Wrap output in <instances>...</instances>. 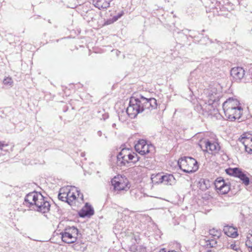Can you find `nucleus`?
Wrapping results in <instances>:
<instances>
[{
	"instance_id": "nucleus-1",
	"label": "nucleus",
	"mask_w": 252,
	"mask_h": 252,
	"mask_svg": "<svg viewBox=\"0 0 252 252\" xmlns=\"http://www.w3.org/2000/svg\"><path fill=\"white\" fill-rule=\"evenodd\" d=\"M157 100L154 98H147L140 95L139 98L131 97L126 112L131 118H134L138 114L147 109L151 110L157 108Z\"/></svg>"
},
{
	"instance_id": "nucleus-2",
	"label": "nucleus",
	"mask_w": 252,
	"mask_h": 252,
	"mask_svg": "<svg viewBox=\"0 0 252 252\" xmlns=\"http://www.w3.org/2000/svg\"><path fill=\"white\" fill-rule=\"evenodd\" d=\"M25 202L29 207L34 206L37 211L42 213L50 210V204L40 192L34 191L28 193L25 198Z\"/></svg>"
},
{
	"instance_id": "nucleus-3",
	"label": "nucleus",
	"mask_w": 252,
	"mask_h": 252,
	"mask_svg": "<svg viewBox=\"0 0 252 252\" xmlns=\"http://www.w3.org/2000/svg\"><path fill=\"white\" fill-rule=\"evenodd\" d=\"M117 164L122 166L130 162L135 163L139 159L137 154L128 148H123L117 155Z\"/></svg>"
},
{
	"instance_id": "nucleus-4",
	"label": "nucleus",
	"mask_w": 252,
	"mask_h": 252,
	"mask_svg": "<svg viewBox=\"0 0 252 252\" xmlns=\"http://www.w3.org/2000/svg\"><path fill=\"white\" fill-rule=\"evenodd\" d=\"M178 164L184 172L192 173L198 169L197 161L190 157L181 158L179 159Z\"/></svg>"
},
{
	"instance_id": "nucleus-5",
	"label": "nucleus",
	"mask_w": 252,
	"mask_h": 252,
	"mask_svg": "<svg viewBox=\"0 0 252 252\" xmlns=\"http://www.w3.org/2000/svg\"><path fill=\"white\" fill-rule=\"evenodd\" d=\"M62 241L67 244H72L76 242L78 235V229L74 226L66 227L61 232Z\"/></svg>"
},
{
	"instance_id": "nucleus-6",
	"label": "nucleus",
	"mask_w": 252,
	"mask_h": 252,
	"mask_svg": "<svg viewBox=\"0 0 252 252\" xmlns=\"http://www.w3.org/2000/svg\"><path fill=\"white\" fill-rule=\"evenodd\" d=\"M209 234L213 239H209L207 237L201 240L200 242L202 245L207 248H215L217 246L216 238H219L220 236V232L215 229H210Z\"/></svg>"
},
{
	"instance_id": "nucleus-7",
	"label": "nucleus",
	"mask_w": 252,
	"mask_h": 252,
	"mask_svg": "<svg viewBox=\"0 0 252 252\" xmlns=\"http://www.w3.org/2000/svg\"><path fill=\"white\" fill-rule=\"evenodd\" d=\"M200 146L202 148V145L204 144L205 149H203V151L209 152L210 151L212 153H217L220 149V147L215 138H211L210 139H205L200 141Z\"/></svg>"
},
{
	"instance_id": "nucleus-8",
	"label": "nucleus",
	"mask_w": 252,
	"mask_h": 252,
	"mask_svg": "<svg viewBox=\"0 0 252 252\" xmlns=\"http://www.w3.org/2000/svg\"><path fill=\"white\" fill-rule=\"evenodd\" d=\"M111 183L115 190H126L129 188L127 179L122 176L115 177L112 180Z\"/></svg>"
},
{
	"instance_id": "nucleus-9",
	"label": "nucleus",
	"mask_w": 252,
	"mask_h": 252,
	"mask_svg": "<svg viewBox=\"0 0 252 252\" xmlns=\"http://www.w3.org/2000/svg\"><path fill=\"white\" fill-rule=\"evenodd\" d=\"M135 149L137 153L144 155L152 152L154 150V147L151 144H148L145 140L141 139L135 144Z\"/></svg>"
},
{
	"instance_id": "nucleus-10",
	"label": "nucleus",
	"mask_w": 252,
	"mask_h": 252,
	"mask_svg": "<svg viewBox=\"0 0 252 252\" xmlns=\"http://www.w3.org/2000/svg\"><path fill=\"white\" fill-rule=\"evenodd\" d=\"M239 141L244 145L246 151L252 154V134L249 133H244L239 138Z\"/></svg>"
},
{
	"instance_id": "nucleus-11",
	"label": "nucleus",
	"mask_w": 252,
	"mask_h": 252,
	"mask_svg": "<svg viewBox=\"0 0 252 252\" xmlns=\"http://www.w3.org/2000/svg\"><path fill=\"white\" fill-rule=\"evenodd\" d=\"M224 111V115L227 120L230 121H234L239 120L242 114L243 109L242 107L230 109V111Z\"/></svg>"
},
{
	"instance_id": "nucleus-12",
	"label": "nucleus",
	"mask_w": 252,
	"mask_h": 252,
	"mask_svg": "<svg viewBox=\"0 0 252 252\" xmlns=\"http://www.w3.org/2000/svg\"><path fill=\"white\" fill-rule=\"evenodd\" d=\"M223 110L224 111H230V109L241 107L239 101L233 98H229L227 99L222 105Z\"/></svg>"
},
{
	"instance_id": "nucleus-13",
	"label": "nucleus",
	"mask_w": 252,
	"mask_h": 252,
	"mask_svg": "<svg viewBox=\"0 0 252 252\" xmlns=\"http://www.w3.org/2000/svg\"><path fill=\"white\" fill-rule=\"evenodd\" d=\"M231 76L236 81L241 80L245 75V70L241 67H233L230 71Z\"/></svg>"
},
{
	"instance_id": "nucleus-14",
	"label": "nucleus",
	"mask_w": 252,
	"mask_h": 252,
	"mask_svg": "<svg viewBox=\"0 0 252 252\" xmlns=\"http://www.w3.org/2000/svg\"><path fill=\"white\" fill-rule=\"evenodd\" d=\"M112 0H91L92 4L99 10L107 9Z\"/></svg>"
},
{
	"instance_id": "nucleus-15",
	"label": "nucleus",
	"mask_w": 252,
	"mask_h": 252,
	"mask_svg": "<svg viewBox=\"0 0 252 252\" xmlns=\"http://www.w3.org/2000/svg\"><path fill=\"white\" fill-rule=\"evenodd\" d=\"M66 190H67L68 198L67 202L69 204H71V203L77 198L76 192H77V188L75 187L70 188L66 187Z\"/></svg>"
},
{
	"instance_id": "nucleus-16",
	"label": "nucleus",
	"mask_w": 252,
	"mask_h": 252,
	"mask_svg": "<svg viewBox=\"0 0 252 252\" xmlns=\"http://www.w3.org/2000/svg\"><path fill=\"white\" fill-rule=\"evenodd\" d=\"M94 214V210L93 207L88 203H86L85 206L83 207L80 212L79 215L81 217H85L86 216H91Z\"/></svg>"
},
{
	"instance_id": "nucleus-17",
	"label": "nucleus",
	"mask_w": 252,
	"mask_h": 252,
	"mask_svg": "<svg viewBox=\"0 0 252 252\" xmlns=\"http://www.w3.org/2000/svg\"><path fill=\"white\" fill-rule=\"evenodd\" d=\"M223 231L226 235L232 238H235L238 236L237 229L231 226H224Z\"/></svg>"
},
{
	"instance_id": "nucleus-18",
	"label": "nucleus",
	"mask_w": 252,
	"mask_h": 252,
	"mask_svg": "<svg viewBox=\"0 0 252 252\" xmlns=\"http://www.w3.org/2000/svg\"><path fill=\"white\" fill-rule=\"evenodd\" d=\"M207 91L206 94L209 97L208 103L209 104H211L216 101L218 97L216 90L213 89L211 90H207Z\"/></svg>"
},
{
	"instance_id": "nucleus-19",
	"label": "nucleus",
	"mask_w": 252,
	"mask_h": 252,
	"mask_svg": "<svg viewBox=\"0 0 252 252\" xmlns=\"http://www.w3.org/2000/svg\"><path fill=\"white\" fill-rule=\"evenodd\" d=\"M162 182L165 185H172L175 183V179L171 174H166L162 176Z\"/></svg>"
},
{
	"instance_id": "nucleus-20",
	"label": "nucleus",
	"mask_w": 252,
	"mask_h": 252,
	"mask_svg": "<svg viewBox=\"0 0 252 252\" xmlns=\"http://www.w3.org/2000/svg\"><path fill=\"white\" fill-rule=\"evenodd\" d=\"M163 175L161 173H158L157 174H152L151 175V180L153 184H158L162 182Z\"/></svg>"
},
{
	"instance_id": "nucleus-21",
	"label": "nucleus",
	"mask_w": 252,
	"mask_h": 252,
	"mask_svg": "<svg viewBox=\"0 0 252 252\" xmlns=\"http://www.w3.org/2000/svg\"><path fill=\"white\" fill-rule=\"evenodd\" d=\"M239 178L245 185L247 186L250 183L249 178L246 176V175L242 172L240 169V173H239L237 176Z\"/></svg>"
},
{
	"instance_id": "nucleus-22",
	"label": "nucleus",
	"mask_w": 252,
	"mask_h": 252,
	"mask_svg": "<svg viewBox=\"0 0 252 252\" xmlns=\"http://www.w3.org/2000/svg\"><path fill=\"white\" fill-rule=\"evenodd\" d=\"M58 198L60 200L67 202V190L65 188H62L60 190V193L58 195Z\"/></svg>"
},
{
	"instance_id": "nucleus-23",
	"label": "nucleus",
	"mask_w": 252,
	"mask_h": 252,
	"mask_svg": "<svg viewBox=\"0 0 252 252\" xmlns=\"http://www.w3.org/2000/svg\"><path fill=\"white\" fill-rule=\"evenodd\" d=\"M240 169H239L238 168H229L226 169L225 170V172L227 174H228L229 175L237 177L238 174L239 173H240Z\"/></svg>"
},
{
	"instance_id": "nucleus-24",
	"label": "nucleus",
	"mask_w": 252,
	"mask_h": 252,
	"mask_svg": "<svg viewBox=\"0 0 252 252\" xmlns=\"http://www.w3.org/2000/svg\"><path fill=\"white\" fill-rule=\"evenodd\" d=\"M224 184L225 182L223 179L218 178L215 181V186L216 189L220 190Z\"/></svg>"
},
{
	"instance_id": "nucleus-25",
	"label": "nucleus",
	"mask_w": 252,
	"mask_h": 252,
	"mask_svg": "<svg viewBox=\"0 0 252 252\" xmlns=\"http://www.w3.org/2000/svg\"><path fill=\"white\" fill-rule=\"evenodd\" d=\"M199 183L200 184V188L203 190H205L209 187V181L205 180L202 179L200 180Z\"/></svg>"
},
{
	"instance_id": "nucleus-26",
	"label": "nucleus",
	"mask_w": 252,
	"mask_h": 252,
	"mask_svg": "<svg viewBox=\"0 0 252 252\" xmlns=\"http://www.w3.org/2000/svg\"><path fill=\"white\" fill-rule=\"evenodd\" d=\"M229 186L225 183L224 185L220 189V191L222 194H226L229 191Z\"/></svg>"
},
{
	"instance_id": "nucleus-27",
	"label": "nucleus",
	"mask_w": 252,
	"mask_h": 252,
	"mask_svg": "<svg viewBox=\"0 0 252 252\" xmlns=\"http://www.w3.org/2000/svg\"><path fill=\"white\" fill-rule=\"evenodd\" d=\"M3 83L5 85L11 86L13 84V81L11 78L7 77L3 80Z\"/></svg>"
},
{
	"instance_id": "nucleus-28",
	"label": "nucleus",
	"mask_w": 252,
	"mask_h": 252,
	"mask_svg": "<svg viewBox=\"0 0 252 252\" xmlns=\"http://www.w3.org/2000/svg\"><path fill=\"white\" fill-rule=\"evenodd\" d=\"M123 14L124 12L122 11L120 13H118V14L117 16H114L113 18L114 21H116L117 20H118L119 18H121L123 15Z\"/></svg>"
},
{
	"instance_id": "nucleus-29",
	"label": "nucleus",
	"mask_w": 252,
	"mask_h": 252,
	"mask_svg": "<svg viewBox=\"0 0 252 252\" xmlns=\"http://www.w3.org/2000/svg\"><path fill=\"white\" fill-rule=\"evenodd\" d=\"M76 193H77V198H80L82 200H83V195L79 190L77 189V192H76Z\"/></svg>"
},
{
	"instance_id": "nucleus-30",
	"label": "nucleus",
	"mask_w": 252,
	"mask_h": 252,
	"mask_svg": "<svg viewBox=\"0 0 252 252\" xmlns=\"http://www.w3.org/2000/svg\"><path fill=\"white\" fill-rule=\"evenodd\" d=\"M195 109L200 113L201 110L202 109V107L201 105H196L195 106Z\"/></svg>"
},
{
	"instance_id": "nucleus-31",
	"label": "nucleus",
	"mask_w": 252,
	"mask_h": 252,
	"mask_svg": "<svg viewBox=\"0 0 252 252\" xmlns=\"http://www.w3.org/2000/svg\"><path fill=\"white\" fill-rule=\"evenodd\" d=\"M7 145V144H4L3 143H2V142L0 141V150H2V148L4 146H6Z\"/></svg>"
},
{
	"instance_id": "nucleus-32",
	"label": "nucleus",
	"mask_w": 252,
	"mask_h": 252,
	"mask_svg": "<svg viewBox=\"0 0 252 252\" xmlns=\"http://www.w3.org/2000/svg\"><path fill=\"white\" fill-rule=\"evenodd\" d=\"M159 252H177L175 251H174V250L166 252L164 249H161V250H160Z\"/></svg>"
},
{
	"instance_id": "nucleus-33",
	"label": "nucleus",
	"mask_w": 252,
	"mask_h": 252,
	"mask_svg": "<svg viewBox=\"0 0 252 252\" xmlns=\"http://www.w3.org/2000/svg\"><path fill=\"white\" fill-rule=\"evenodd\" d=\"M97 135H98L99 137H100V136H102V132H101L100 130H99V131H97Z\"/></svg>"
},
{
	"instance_id": "nucleus-34",
	"label": "nucleus",
	"mask_w": 252,
	"mask_h": 252,
	"mask_svg": "<svg viewBox=\"0 0 252 252\" xmlns=\"http://www.w3.org/2000/svg\"><path fill=\"white\" fill-rule=\"evenodd\" d=\"M249 247L251 248V252H252V244L250 245H249Z\"/></svg>"
},
{
	"instance_id": "nucleus-35",
	"label": "nucleus",
	"mask_w": 252,
	"mask_h": 252,
	"mask_svg": "<svg viewBox=\"0 0 252 252\" xmlns=\"http://www.w3.org/2000/svg\"><path fill=\"white\" fill-rule=\"evenodd\" d=\"M81 155L82 157H84L85 156V154L83 153H82Z\"/></svg>"
},
{
	"instance_id": "nucleus-36",
	"label": "nucleus",
	"mask_w": 252,
	"mask_h": 252,
	"mask_svg": "<svg viewBox=\"0 0 252 252\" xmlns=\"http://www.w3.org/2000/svg\"><path fill=\"white\" fill-rule=\"evenodd\" d=\"M104 135L105 136V138H107V136L105 135V134H104Z\"/></svg>"
}]
</instances>
